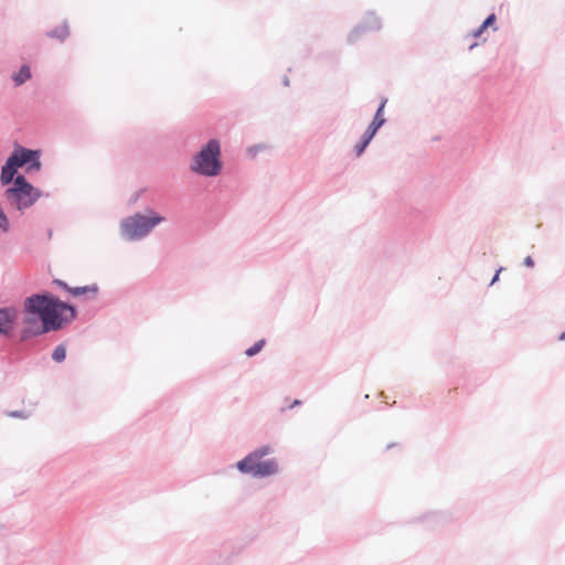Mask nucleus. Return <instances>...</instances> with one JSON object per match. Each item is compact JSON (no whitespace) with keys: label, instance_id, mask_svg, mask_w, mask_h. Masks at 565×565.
Returning <instances> with one entry per match:
<instances>
[{"label":"nucleus","instance_id":"f257e3e1","mask_svg":"<svg viewBox=\"0 0 565 565\" xmlns=\"http://www.w3.org/2000/svg\"><path fill=\"white\" fill-rule=\"evenodd\" d=\"M23 327L19 331V341L24 344L26 354L43 349L34 339L50 332L60 331L78 318V307L70 300H62L49 290H40L26 296L22 303Z\"/></svg>","mask_w":565,"mask_h":565},{"label":"nucleus","instance_id":"f03ea898","mask_svg":"<svg viewBox=\"0 0 565 565\" xmlns=\"http://www.w3.org/2000/svg\"><path fill=\"white\" fill-rule=\"evenodd\" d=\"M42 150L40 148H29L18 141L1 166L0 173L6 180L13 175L26 177L39 173L42 169Z\"/></svg>","mask_w":565,"mask_h":565},{"label":"nucleus","instance_id":"7ed1b4c3","mask_svg":"<svg viewBox=\"0 0 565 565\" xmlns=\"http://www.w3.org/2000/svg\"><path fill=\"white\" fill-rule=\"evenodd\" d=\"M0 185L4 188L3 195L8 204L19 212H24L43 195H49L32 184L26 177L13 175L10 180H6L0 173Z\"/></svg>","mask_w":565,"mask_h":565},{"label":"nucleus","instance_id":"20e7f679","mask_svg":"<svg viewBox=\"0 0 565 565\" xmlns=\"http://www.w3.org/2000/svg\"><path fill=\"white\" fill-rule=\"evenodd\" d=\"M190 170L205 178H214L222 173V149L218 139L210 138L201 146L192 157Z\"/></svg>","mask_w":565,"mask_h":565},{"label":"nucleus","instance_id":"39448f33","mask_svg":"<svg viewBox=\"0 0 565 565\" xmlns=\"http://www.w3.org/2000/svg\"><path fill=\"white\" fill-rule=\"evenodd\" d=\"M147 213L136 212L120 221V236L127 242H138L147 237L152 230L164 221L159 212L147 209Z\"/></svg>","mask_w":565,"mask_h":565},{"label":"nucleus","instance_id":"423d86ee","mask_svg":"<svg viewBox=\"0 0 565 565\" xmlns=\"http://www.w3.org/2000/svg\"><path fill=\"white\" fill-rule=\"evenodd\" d=\"M234 467L239 473L250 476L255 479H265L277 475L279 471V463L276 458L258 459L249 462L238 460Z\"/></svg>","mask_w":565,"mask_h":565},{"label":"nucleus","instance_id":"0eeeda50","mask_svg":"<svg viewBox=\"0 0 565 565\" xmlns=\"http://www.w3.org/2000/svg\"><path fill=\"white\" fill-rule=\"evenodd\" d=\"M382 29V21L374 11H369L363 19L348 34V43L353 44L359 41L363 34Z\"/></svg>","mask_w":565,"mask_h":565},{"label":"nucleus","instance_id":"6e6552de","mask_svg":"<svg viewBox=\"0 0 565 565\" xmlns=\"http://www.w3.org/2000/svg\"><path fill=\"white\" fill-rule=\"evenodd\" d=\"M22 311L15 305L3 306L0 310V338H10Z\"/></svg>","mask_w":565,"mask_h":565},{"label":"nucleus","instance_id":"1a4fd4ad","mask_svg":"<svg viewBox=\"0 0 565 565\" xmlns=\"http://www.w3.org/2000/svg\"><path fill=\"white\" fill-rule=\"evenodd\" d=\"M455 519L456 516L450 511H430L423 514L417 520L419 522L430 523L431 527H434L436 525L449 523Z\"/></svg>","mask_w":565,"mask_h":565},{"label":"nucleus","instance_id":"9d476101","mask_svg":"<svg viewBox=\"0 0 565 565\" xmlns=\"http://www.w3.org/2000/svg\"><path fill=\"white\" fill-rule=\"evenodd\" d=\"M497 15L494 12H491L486 17V19L480 23L479 26L476 29H472L468 36H472L476 40H481V43H484L487 41V38H483L482 35L488 31V29H492L493 31H497L499 28L497 25Z\"/></svg>","mask_w":565,"mask_h":565},{"label":"nucleus","instance_id":"9b49d317","mask_svg":"<svg viewBox=\"0 0 565 565\" xmlns=\"http://www.w3.org/2000/svg\"><path fill=\"white\" fill-rule=\"evenodd\" d=\"M99 294V287L97 284H90L85 286H75L72 288L71 297L81 298L85 301L93 300Z\"/></svg>","mask_w":565,"mask_h":565},{"label":"nucleus","instance_id":"f8f14e48","mask_svg":"<svg viewBox=\"0 0 565 565\" xmlns=\"http://www.w3.org/2000/svg\"><path fill=\"white\" fill-rule=\"evenodd\" d=\"M32 78V70L31 66L26 63H23L18 71H14L11 74V79L13 82L14 87L22 86L25 82Z\"/></svg>","mask_w":565,"mask_h":565},{"label":"nucleus","instance_id":"ddd939ff","mask_svg":"<svg viewBox=\"0 0 565 565\" xmlns=\"http://www.w3.org/2000/svg\"><path fill=\"white\" fill-rule=\"evenodd\" d=\"M45 34L47 38L64 42L70 36V26L67 20H64L61 24L47 31Z\"/></svg>","mask_w":565,"mask_h":565},{"label":"nucleus","instance_id":"4468645a","mask_svg":"<svg viewBox=\"0 0 565 565\" xmlns=\"http://www.w3.org/2000/svg\"><path fill=\"white\" fill-rule=\"evenodd\" d=\"M274 452V448L269 444L262 445L260 447L255 448L250 452H248L241 460H246V462L264 459L265 456H268Z\"/></svg>","mask_w":565,"mask_h":565},{"label":"nucleus","instance_id":"2eb2a0df","mask_svg":"<svg viewBox=\"0 0 565 565\" xmlns=\"http://www.w3.org/2000/svg\"><path fill=\"white\" fill-rule=\"evenodd\" d=\"M228 559H230L228 555L224 556L218 551H212L206 556V561L204 562V564L195 563V564H191V565H225Z\"/></svg>","mask_w":565,"mask_h":565},{"label":"nucleus","instance_id":"dca6fc26","mask_svg":"<svg viewBox=\"0 0 565 565\" xmlns=\"http://www.w3.org/2000/svg\"><path fill=\"white\" fill-rule=\"evenodd\" d=\"M66 356H67V348L64 342L57 344L54 348L52 355H51L52 360L57 364L63 363L66 360Z\"/></svg>","mask_w":565,"mask_h":565},{"label":"nucleus","instance_id":"f3484780","mask_svg":"<svg viewBox=\"0 0 565 565\" xmlns=\"http://www.w3.org/2000/svg\"><path fill=\"white\" fill-rule=\"evenodd\" d=\"M371 142H372V140H370L366 136H364L362 134L360 139L353 147V152H354L355 157H358V158L361 157L366 151V149Z\"/></svg>","mask_w":565,"mask_h":565},{"label":"nucleus","instance_id":"a211bd4d","mask_svg":"<svg viewBox=\"0 0 565 565\" xmlns=\"http://www.w3.org/2000/svg\"><path fill=\"white\" fill-rule=\"evenodd\" d=\"M265 344H266V339H264V338L255 341L250 347H248L245 350L246 356L253 358V356L257 355L264 349Z\"/></svg>","mask_w":565,"mask_h":565},{"label":"nucleus","instance_id":"6ab92c4d","mask_svg":"<svg viewBox=\"0 0 565 565\" xmlns=\"http://www.w3.org/2000/svg\"><path fill=\"white\" fill-rule=\"evenodd\" d=\"M265 149H267L266 143H255V145L249 146L246 149V153L249 159H255L257 157V154Z\"/></svg>","mask_w":565,"mask_h":565},{"label":"nucleus","instance_id":"aec40b11","mask_svg":"<svg viewBox=\"0 0 565 565\" xmlns=\"http://www.w3.org/2000/svg\"><path fill=\"white\" fill-rule=\"evenodd\" d=\"M10 418L26 419L31 416V413L26 409L7 411L4 413Z\"/></svg>","mask_w":565,"mask_h":565},{"label":"nucleus","instance_id":"412c9836","mask_svg":"<svg viewBox=\"0 0 565 565\" xmlns=\"http://www.w3.org/2000/svg\"><path fill=\"white\" fill-rule=\"evenodd\" d=\"M386 119H380L373 117L370 124L367 125V128L372 131H375L376 134L380 131V129L386 124Z\"/></svg>","mask_w":565,"mask_h":565},{"label":"nucleus","instance_id":"4be33fe9","mask_svg":"<svg viewBox=\"0 0 565 565\" xmlns=\"http://www.w3.org/2000/svg\"><path fill=\"white\" fill-rule=\"evenodd\" d=\"M52 284L55 285L61 290H63V291L67 292L68 295H71V291H72L73 287L70 286L65 280L60 279V278H54L52 280Z\"/></svg>","mask_w":565,"mask_h":565},{"label":"nucleus","instance_id":"5701e85b","mask_svg":"<svg viewBox=\"0 0 565 565\" xmlns=\"http://www.w3.org/2000/svg\"><path fill=\"white\" fill-rule=\"evenodd\" d=\"M384 110H385V106L377 105L373 117L380 118V119H386L384 116Z\"/></svg>","mask_w":565,"mask_h":565},{"label":"nucleus","instance_id":"b1692460","mask_svg":"<svg viewBox=\"0 0 565 565\" xmlns=\"http://www.w3.org/2000/svg\"><path fill=\"white\" fill-rule=\"evenodd\" d=\"M502 270H504V267H499V268L494 271V274H493V276H492V278H491V280H490L489 286H492V285H494L497 281H499V279H500V274H501V271H502Z\"/></svg>","mask_w":565,"mask_h":565},{"label":"nucleus","instance_id":"393cba45","mask_svg":"<svg viewBox=\"0 0 565 565\" xmlns=\"http://www.w3.org/2000/svg\"><path fill=\"white\" fill-rule=\"evenodd\" d=\"M523 265L527 268H533L535 266V262H534V258L532 256H526L524 259H523Z\"/></svg>","mask_w":565,"mask_h":565},{"label":"nucleus","instance_id":"a878e982","mask_svg":"<svg viewBox=\"0 0 565 565\" xmlns=\"http://www.w3.org/2000/svg\"><path fill=\"white\" fill-rule=\"evenodd\" d=\"M363 135L366 136L370 140H373L377 134L366 127V129L363 131Z\"/></svg>","mask_w":565,"mask_h":565},{"label":"nucleus","instance_id":"bb28decb","mask_svg":"<svg viewBox=\"0 0 565 565\" xmlns=\"http://www.w3.org/2000/svg\"><path fill=\"white\" fill-rule=\"evenodd\" d=\"M140 194H141V190H139L138 192H136V193L130 198L129 203H136V202L138 201V199H139Z\"/></svg>","mask_w":565,"mask_h":565},{"label":"nucleus","instance_id":"cd10ccee","mask_svg":"<svg viewBox=\"0 0 565 565\" xmlns=\"http://www.w3.org/2000/svg\"><path fill=\"white\" fill-rule=\"evenodd\" d=\"M300 405H302V401L298 399V398H295L292 401V403L290 404L289 408H294V407H297V406H300Z\"/></svg>","mask_w":565,"mask_h":565},{"label":"nucleus","instance_id":"c85d7f7f","mask_svg":"<svg viewBox=\"0 0 565 565\" xmlns=\"http://www.w3.org/2000/svg\"><path fill=\"white\" fill-rule=\"evenodd\" d=\"M387 100L388 98L386 96H381L379 105L386 106Z\"/></svg>","mask_w":565,"mask_h":565},{"label":"nucleus","instance_id":"c756f323","mask_svg":"<svg viewBox=\"0 0 565 565\" xmlns=\"http://www.w3.org/2000/svg\"><path fill=\"white\" fill-rule=\"evenodd\" d=\"M457 384L466 386L467 385V381H466V379H458L457 380Z\"/></svg>","mask_w":565,"mask_h":565},{"label":"nucleus","instance_id":"7c9ffc66","mask_svg":"<svg viewBox=\"0 0 565 565\" xmlns=\"http://www.w3.org/2000/svg\"><path fill=\"white\" fill-rule=\"evenodd\" d=\"M282 84H284L285 86H289V78H288V76H287V75H285V76L282 77Z\"/></svg>","mask_w":565,"mask_h":565},{"label":"nucleus","instance_id":"2f4dec72","mask_svg":"<svg viewBox=\"0 0 565 565\" xmlns=\"http://www.w3.org/2000/svg\"><path fill=\"white\" fill-rule=\"evenodd\" d=\"M479 45V42H473L472 44L469 45L468 50L471 51L472 49H475L476 46Z\"/></svg>","mask_w":565,"mask_h":565},{"label":"nucleus","instance_id":"473e14b6","mask_svg":"<svg viewBox=\"0 0 565 565\" xmlns=\"http://www.w3.org/2000/svg\"><path fill=\"white\" fill-rule=\"evenodd\" d=\"M441 139V136L437 135L431 138V141H439Z\"/></svg>","mask_w":565,"mask_h":565},{"label":"nucleus","instance_id":"72a5a7b5","mask_svg":"<svg viewBox=\"0 0 565 565\" xmlns=\"http://www.w3.org/2000/svg\"><path fill=\"white\" fill-rule=\"evenodd\" d=\"M395 446H397V444H396V443H391V444H388V445L386 446V449H391V448H393V447H395Z\"/></svg>","mask_w":565,"mask_h":565},{"label":"nucleus","instance_id":"f704fd0d","mask_svg":"<svg viewBox=\"0 0 565 565\" xmlns=\"http://www.w3.org/2000/svg\"><path fill=\"white\" fill-rule=\"evenodd\" d=\"M53 231L51 228L47 230V238L50 239L52 237Z\"/></svg>","mask_w":565,"mask_h":565},{"label":"nucleus","instance_id":"c9c22d12","mask_svg":"<svg viewBox=\"0 0 565 565\" xmlns=\"http://www.w3.org/2000/svg\"><path fill=\"white\" fill-rule=\"evenodd\" d=\"M2 309V307H0V310Z\"/></svg>","mask_w":565,"mask_h":565}]
</instances>
